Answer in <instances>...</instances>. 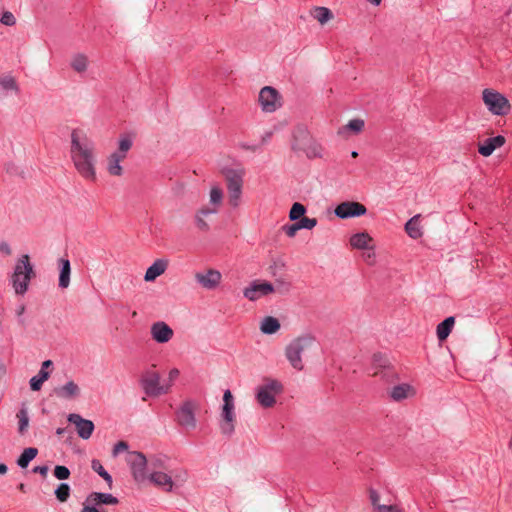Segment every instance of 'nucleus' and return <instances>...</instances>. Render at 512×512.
<instances>
[{
    "mask_svg": "<svg viewBox=\"0 0 512 512\" xmlns=\"http://www.w3.org/2000/svg\"><path fill=\"white\" fill-rule=\"evenodd\" d=\"M120 162L121 160H119V158H117L116 156H109L107 171L110 175L121 176L123 174V168L120 165Z\"/></svg>",
    "mask_w": 512,
    "mask_h": 512,
    "instance_id": "nucleus-35",
    "label": "nucleus"
},
{
    "mask_svg": "<svg viewBox=\"0 0 512 512\" xmlns=\"http://www.w3.org/2000/svg\"><path fill=\"white\" fill-rule=\"evenodd\" d=\"M372 364L377 369L373 373V376H381V378H386L394 374L389 367L387 358L381 353H376L373 355Z\"/></svg>",
    "mask_w": 512,
    "mask_h": 512,
    "instance_id": "nucleus-18",
    "label": "nucleus"
},
{
    "mask_svg": "<svg viewBox=\"0 0 512 512\" xmlns=\"http://www.w3.org/2000/svg\"><path fill=\"white\" fill-rule=\"evenodd\" d=\"M167 266H168V261L167 260H165V259H157L146 270V273L144 275V280L146 282L154 281L157 277H159L160 275H162L166 271Z\"/></svg>",
    "mask_w": 512,
    "mask_h": 512,
    "instance_id": "nucleus-20",
    "label": "nucleus"
},
{
    "mask_svg": "<svg viewBox=\"0 0 512 512\" xmlns=\"http://www.w3.org/2000/svg\"><path fill=\"white\" fill-rule=\"evenodd\" d=\"M0 22L5 26H14L16 24V18L10 11H5L0 17Z\"/></svg>",
    "mask_w": 512,
    "mask_h": 512,
    "instance_id": "nucleus-46",
    "label": "nucleus"
},
{
    "mask_svg": "<svg viewBox=\"0 0 512 512\" xmlns=\"http://www.w3.org/2000/svg\"><path fill=\"white\" fill-rule=\"evenodd\" d=\"M223 198V192L219 187H213L210 191V202L219 205Z\"/></svg>",
    "mask_w": 512,
    "mask_h": 512,
    "instance_id": "nucleus-45",
    "label": "nucleus"
},
{
    "mask_svg": "<svg viewBox=\"0 0 512 512\" xmlns=\"http://www.w3.org/2000/svg\"><path fill=\"white\" fill-rule=\"evenodd\" d=\"M126 155H127V153H125V152L121 153L119 148L117 149V151H115L114 153L111 154V156H116L121 161H123L126 158Z\"/></svg>",
    "mask_w": 512,
    "mask_h": 512,
    "instance_id": "nucleus-62",
    "label": "nucleus"
},
{
    "mask_svg": "<svg viewBox=\"0 0 512 512\" xmlns=\"http://www.w3.org/2000/svg\"><path fill=\"white\" fill-rule=\"evenodd\" d=\"M88 59L84 54H77L73 57L71 67L78 73H83L87 70Z\"/></svg>",
    "mask_w": 512,
    "mask_h": 512,
    "instance_id": "nucleus-36",
    "label": "nucleus"
},
{
    "mask_svg": "<svg viewBox=\"0 0 512 512\" xmlns=\"http://www.w3.org/2000/svg\"><path fill=\"white\" fill-rule=\"evenodd\" d=\"M18 419V433L24 435L29 427V415L27 408L23 405L16 413Z\"/></svg>",
    "mask_w": 512,
    "mask_h": 512,
    "instance_id": "nucleus-31",
    "label": "nucleus"
},
{
    "mask_svg": "<svg viewBox=\"0 0 512 512\" xmlns=\"http://www.w3.org/2000/svg\"><path fill=\"white\" fill-rule=\"evenodd\" d=\"M53 474L58 480H66L70 477L71 473L66 466L56 465Z\"/></svg>",
    "mask_w": 512,
    "mask_h": 512,
    "instance_id": "nucleus-42",
    "label": "nucleus"
},
{
    "mask_svg": "<svg viewBox=\"0 0 512 512\" xmlns=\"http://www.w3.org/2000/svg\"><path fill=\"white\" fill-rule=\"evenodd\" d=\"M306 213V208L303 204L295 202L289 212V218L291 221L300 220Z\"/></svg>",
    "mask_w": 512,
    "mask_h": 512,
    "instance_id": "nucleus-38",
    "label": "nucleus"
},
{
    "mask_svg": "<svg viewBox=\"0 0 512 512\" xmlns=\"http://www.w3.org/2000/svg\"><path fill=\"white\" fill-rule=\"evenodd\" d=\"M71 159L78 173L86 180H96L94 142L81 130L71 132Z\"/></svg>",
    "mask_w": 512,
    "mask_h": 512,
    "instance_id": "nucleus-1",
    "label": "nucleus"
},
{
    "mask_svg": "<svg viewBox=\"0 0 512 512\" xmlns=\"http://www.w3.org/2000/svg\"><path fill=\"white\" fill-rule=\"evenodd\" d=\"M5 170L10 175L18 174V167L14 163H7L5 165Z\"/></svg>",
    "mask_w": 512,
    "mask_h": 512,
    "instance_id": "nucleus-55",
    "label": "nucleus"
},
{
    "mask_svg": "<svg viewBox=\"0 0 512 512\" xmlns=\"http://www.w3.org/2000/svg\"><path fill=\"white\" fill-rule=\"evenodd\" d=\"M282 230L285 232V234L288 237H294L297 233V231L300 230L298 222H295L293 224H286L282 227Z\"/></svg>",
    "mask_w": 512,
    "mask_h": 512,
    "instance_id": "nucleus-47",
    "label": "nucleus"
},
{
    "mask_svg": "<svg viewBox=\"0 0 512 512\" xmlns=\"http://www.w3.org/2000/svg\"><path fill=\"white\" fill-rule=\"evenodd\" d=\"M33 275L34 270L30 263V257L24 254L18 259L12 275V284L16 294L23 295L26 293Z\"/></svg>",
    "mask_w": 512,
    "mask_h": 512,
    "instance_id": "nucleus-2",
    "label": "nucleus"
},
{
    "mask_svg": "<svg viewBox=\"0 0 512 512\" xmlns=\"http://www.w3.org/2000/svg\"><path fill=\"white\" fill-rule=\"evenodd\" d=\"M133 145L132 139L128 135H121L118 143V148L120 149V152L127 153Z\"/></svg>",
    "mask_w": 512,
    "mask_h": 512,
    "instance_id": "nucleus-43",
    "label": "nucleus"
},
{
    "mask_svg": "<svg viewBox=\"0 0 512 512\" xmlns=\"http://www.w3.org/2000/svg\"><path fill=\"white\" fill-rule=\"evenodd\" d=\"M380 496L377 491L371 489L370 490V500L374 508H376L377 505H380L379 502Z\"/></svg>",
    "mask_w": 512,
    "mask_h": 512,
    "instance_id": "nucleus-54",
    "label": "nucleus"
},
{
    "mask_svg": "<svg viewBox=\"0 0 512 512\" xmlns=\"http://www.w3.org/2000/svg\"><path fill=\"white\" fill-rule=\"evenodd\" d=\"M283 385L276 379L265 378L263 384L256 389V400L263 408L273 407L276 396L282 393Z\"/></svg>",
    "mask_w": 512,
    "mask_h": 512,
    "instance_id": "nucleus-5",
    "label": "nucleus"
},
{
    "mask_svg": "<svg viewBox=\"0 0 512 512\" xmlns=\"http://www.w3.org/2000/svg\"><path fill=\"white\" fill-rule=\"evenodd\" d=\"M482 99L487 109L497 116H505L511 111L509 100L500 92L486 88L482 92Z\"/></svg>",
    "mask_w": 512,
    "mask_h": 512,
    "instance_id": "nucleus-6",
    "label": "nucleus"
},
{
    "mask_svg": "<svg viewBox=\"0 0 512 512\" xmlns=\"http://www.w3.org/2000/svg\"><path fill=\"white\" fill-rule=\"evenodd\" d=\"M38 449L34 447L25 448L17 459L20 468H27L29 463L37 456Z\"/></svg>",
    "mask_w": 512,
    "mask_h": 512,
    "instance_id": "nucleus-30",
    "label": "nucleus"
},
{
    "mask_svg": "<svg viewBox=\"0 0 512 512\" xmlns=\"http://www.w3.org/2000/svg\"><path fill=\"white\" fill-rule=\"evenodd\" d=\"M221 416L223 419V423L220 426L222 433L225 435H231L235 429L234 404H223Z\"/></svg>",
    "mask_w": 512,
    "mask_h": 512,
    "instance_id": "nucleus-16",
    "label": "nucleus"
},
{
    "mask_svg": "<svg viewBox=\"0 0 512 512\" xmlns=\"http://www.w3.org/2000/svg\"><path fill=\"white\" fill-rule=\"evenodd\" d=\"M242 147L246 150H250L252 152H255L257 151L259 148H260V145H246V144H243Z\"/></svg>",
    "mask_w": 512,
    "mask_h": 512,
    "instance_id": "nucleus-63",
    "label": "nucleus"
},
{
    "mask_svg": "<svg viewBox=\"0 0 512 512\" xmlns=\"http://www.w3.org/2000/svg\"><path fill=\"white\" fill-rule=\"evenodd\" d=\"M0 87L5 92H14L15 94L20 92V88L15 77L10 74H0Z\"/></svg>",
    "mask_w": 512,
    "mask_h": 512,
    "instance_id": "nucleus-27",
    "label": "nucleus"
},
{
    "mask_svg": "<svg viewBox=\"0 0 512 512\" xmlns=\"http://www.w3.org/2000/svg\"><path fill=\"white\" fill-rule=\"evenodd\" d=\"M410 388L408 384L394 386L390 392V397L395 401H401L407 398Z\"/></svg>",
    "mask_w": 512,
    "mask_h": 512,
    "instance_id": "nucleus-34",
    "label": "nucleus"
},
{
    "mask_svg": "<svg viewBox=\"0 0 512 512\" xmlns=\"http://www.w3.org/2000/svg\"><path fill=\"white\" fill-rule=\"evenodd\" d=\"M155 365L142 372L140 385L144 393L149 397H158L167 394L171 389V384L160 385V374L154 370Z\"/></svg>",
    "mask_w": 512,
    "mask_h": 512,
    "instance_id": "nucleus-4",
    "label": "nucleus"
},
{
    "mask_svg": "<svg viewBox=\"0 0 512 512\" xmlns=\"http://www.w3.org/2000/svg\"><path fill=\"white\" fill-rule=\"evenodd\" d=\"M58 266L60 269L58 285L60 288L66 289L70 284L71 264L69 259L60 258L58 260Z\"/></svg>",
    "mask_w": 512,
    "mask_h": 512,
    "instance_id": "nucleus-22",
    "label": "nucleus"
},
{
    "mask_svg": "<svg viewBox=\"0 0 512 512\" xmlns=\"http://www.w3.org/2000/svg\"><path fill=\"white\" fill-rule=\"evenodd\" d=\"M454 323L455 318L453 316H450L437 325L436 333L440 341L446 340L448 338L452 331Z\"/></svg>",
    "mask_w": 512,
    "mask_h": 512,
    "instance_id": "nucleus-25",
    "label": "nucleus"
},
{
    "mask_svg": "<svg viewBox=\"0 0 512 512\" xmlns=\"http://www.w3.org/2000/svg\"><path fill=\"white\" fill-rule=\"evenodd\" d=\"M290 283L285 281V280H282V279H277L276 280V286H274L275 288V291H278L280 292L281 294H284V293H287L290 289Z\"/></svg>",
    "mask_w": 512,
    "mask_h": 512,
    "instance_id": "nucleus-48",
    "label": "nucleus"
},
{
    "mask_svg": "<svg viewBox=\"0 0 512 512\" xmlns=\"http://www.w3.org/2000/svg\"><path fill=\"white\" fill-rule=\"evenodd\" d=\"M58 397L64 399H72L80 394V388L74 381H69L65 385L55 389Z\"/></svg>",
    "mask_w": 512,
    "mask_h": 512,
    "instance_id": "nucleus-23",
    "label": "nucleus"
},
{
    "mask_svg": "<svg viewBox=\"0 0 512 512\" xmlns=\"http://www.w3.org/2000/svg\"><path fill=\"white\" fill-rule=\"evenodd\" d=\"M505 143V137L497 135L495 137L487 138L483 144L479 145L478 152L484 156H490L496 148L501 147Z\"/></svg>",
    "mask_w": 512,
    "mask_h": 512,
    "instance_id": "nucleus-19",
    "label": "nucleus"
},
{
    "mask_svg": "<svg viewBox=\"0 0 512 512\" xmlns=\"http://www.w3.org/2000/svg\"><path fill=\"white\" fill-rule=\"evenodd\" d=\"M53 365L52 361L51 360H45L43 363H42V366H41V369L40 371H47L46 369L51 367Z\"/></svg>",
    "mask_w": 512,
    "mask_h": 512,
    "instance_id": "nucleus-64",
    "label": "nucleus"
},
{
    "mask_svg": "<svg viewBox=\"0 0 512 512\" xmlns=\"http://www.w3.org/2000/svg\"><path fill=\"white\" fill-rule=\"evenodd\" d=\"M312 15L322 25L333 18L332 11L322 6L315 7L312 12Z\"/></svg>",
    "mask_w": 512,
    "mask_h": 512,
    "instance_id": "nucleus-33",
    "label": "nucleus"
},
{
    "mask_svg": "<svg viewBox=\"0 0 512 512\" xmlns=\"http://www.w3.org/2000/svg\"><path fill=\"white\" fill-rule=\"evenodd\" d=\"M150 333L152 339L160 344L169 342L174 334L172 328L163 321L153 323L150 329Z\"/></svg>",
    "mask_w": 512,
    "mask_h": 512,
    "instance_id": "nucleus-14",
    "label": "nucleus"
},
{
    "mask_svg": "<svg viewBox=\"0 0 512 512\" xmlns=\"http://www.w3.org/2000/svg\"><path fill=\"white\" fill-rule=\"evenodd\" d=\"M126 462L131 469L136 482H143L147 478L148 460L142 452L131 451L126 456Z\"/></svg>",
    "mask_w": 512,
    "mask_h": 512,
    "instance_id": "nucleus-8",
    "label": "nucleus"
},
{
    "mask_svg": "<svg viewBox=\"0 0 512 512\" xmlns=\"http://www.w3.org/2000/svg\"><path fill=\"white\" fill-rule=\"evenodd\" d=\"M195 223H196L197 228L199 230H201V231L207 232L209 230V228H210L208 223L201 216V214H197L196 213V215H195Z\"/></svg>",
    "mask_w": 512,
    "mask_h": 512,
    "instance_id": "nucleus-50",
    "label": "nucleus"
},
{
    "mask_svg": "<svg viewBox=\"0 0 512 512\" xmlns=\"http://www.w3.org/2000/svg\"><path fill=\"white\" fill-rule=\"evenodd\" d=\"M222 173L227 182L229 202L233 207H237L242 194L244 172L242 170L225 168Z\"/></svg>",
    "mask_w": 512,
    "mask_h": 512,
    "instance_id": "nucleus-7",
    "label": "nucleus"
},
{
    "mask_svg": "<svg viewBox=\"0 0 512 512\" xmlns=\"http://www.w3.org/2000/svg\"><path fill=\"white\" fill-rule=\"evenodd\" d=\"M0 251L7 255L11 254V248H10L9 244L6 242L0 243Z\"/></svg>",
    "mask_w": 512,
    "mask_h": 512,
    "instance_id": "nucleus-60",
    "label": "nucleus"
},
{
    "mask_svg": "<svg viewBox=\"0 0 512 512\" xmlns=\"http://www.w3.org/2000/svg\"><path fill=\"white\" fill-rule=\"evenodd\" d=\"M91 468L94 472H96L100 477L104 479L109 488H112V476L104 469L103 465L98 459H93L91 461Z\"/></svg>",
    "mask_w": 512,
    "mask_h": 512,
    "instance_id": "nucleus-32",
    "label": "nucleus"
},
{
    "mask_svg": "<svg viewBox=\"0 0 512 512\" xmlns=\"http://www.w3.org/2000/svg\"><path fill=\"white\" fill-rule=\"evenodd\" d=\"M420 215H415L410 218L405 224V231L412 239H418L422 236L419 225Z\"/></svg>",
    "mask_w": 512,
    "mask_h": 512,
    "instance_id": "nucleus-29",
    "label": "nucleus"
},
{
    "mask_svg": "<svg viewBox=\"0 0 512 512\" xmlns=\"http://www.w3.org/2000/svg\"><path fill=\"white\" fill-rule=\"evenodd\" d=\"M81 512H100L97 507L90 505H83Z\"/></svg>",
    "mask_w": 512,
    "mask_h": 512,
    "instance_id": "nucleus-61",
    "label": "nucleus"
},
{
    "mask_svg": "<svg viewBox=\"0 0 512 512\" xmlns=\"http://www.w3.org/2000/svg\"><path fill=\"white\" fill-rule=\"evenodd\" d=\"M365 126L364 120L362 119H352L348 122V124L345 126V129L351 130L355 134L360 133Z\"/></svg>",
    "mask_w": 512,
    "mask_h": 512,
    "instance_id": "nucleus-41",
    "label": "nucleus"
},
{
    "mask_svg": "<svg viewBox=\"0 0 512 512\" xmlns=\"http://www.w3.org/2000/svg\"><path fill=\"white\" fill-rule=\"evenodd\" d=\"M164 464H165V460L160 456L151 457L148 462V465H150L154 469L162 468V467H164Z\"/></svg>",
    "mask_w": 512,
    "mask_h": 512,
    "instance_id": "nucleus-51",
    "label": "nucleus"
},
{
    "mask_svg": "<svg viewBox=\"0 0 512 512\" xmlns=\"http://www.w3.org/2000/svg\"><path fill=\"white\" fill-rule=\"evenodd\" d=\"M378 512H398V508L395 505H377L375 508Z\"/></svg>",
    "mask_w": 512,
    "mask_h": 512,
    "instance_id": "nucleus-52",
    "label": "nucleus"
},
{
    "mask_svg": "<svg viewBox=\"0 0 512 512\" xmlns=\"http://www.w3.org/2000/svg\"><path fill=\"white\" fill-rule=\"evenodd\" d=\"M180 371L177 368H173L169 371L168 383L173 385V382L179 377Z\"/></svg>",
    "mask_w": 512,
    "mask_h": 512,
    "instance_id": "nucleus-53",
    "label": "nucleus"
},
{
    "mask_svg": "<svg viewBox=\"0 0 512 512\" xmlns=\"http://www.w3.org/2000/svg\"><path fill=\"white\" fill-rule=\"evenodd\" d=\"M68 421L76 426L77 434L82 439H89L94 431V423L91 420L82 418L79 414L71 413Z\"/></svg>",
    "mask_w": 512,
    "mask_h": 512,
    "instance_id": "nucleus-12",
    "label": "nucleus"
},
{
    "mask_svg": "<svg viewBox=\"0 0 512 512\" xmlns=\"http://www.w3.org/2000/svg\"><path fill=\"white\" fill-rule=\"evenodd\" d=\"M280 329V322L277 318L266 316L260 325V330L263 334L272 335Z\"/></svg>",
    "mask_w": 512,
    "mask_h": 512,
    "instance_id": "nucleus-28",
    "label": "nucleus"
},
{
    "mask_svg": "<svg viewBox=\"0 0 512 512\" xmlns=\"http://www.w3.org/2000/svg\"><path fill=\"white\" fill-rule=\"evenodd\" d=\"M283 267H284V264H283V263H280V262L275 261V262L270 266V270H271L272 275H273V276H275V275L277 274V271H278V270H281Z\"/></svg>",
    "mask_w": 512,
    "mask_h": 512,
    "instance_id": "nucleus-59",
    "label": "nucleus"
},
{
    "mask_svg": "<svg viewBox=\"0 0 512 512\" xmlns=\"http://www.w3.org/2000/svg\"><path fill=\"white\" fill-rule=\"evenodd\" d=\"M33 472L40 474L43 477H46L48 473V467L47 466H36L33 468Z\"/></svg>",
    "mask_w": 512,
    "mask_h": 512,
    "instance_id": "nucleus-58",
    "label": "nucleus"
},
{
    "mask_svg": "<svg viewBox=\"0 0 512 512\" xmlns=\"http://www.w3.org/2000/svg\"><path fill=\"white\" fill-rule=\"evenodd\" d=\"M70 486L67 483H61L55 489V496L60 502H66L70 496Z\"/></svg>",
    "mask_w": 512,
    "mask_h": 512,
    "instance_id": "nucleus-39",
    "label": "nucleus"
},
{
    "mask_svg": "<svg viewBox=\"0 0 512 512\" xmlns=\"http://www.w3.org/2000/svg\"><path fill=\"white\" fill-rule=\"evenodd\" d=\"M223 404H234L233 395L230 390H226L223 394Z\"/></svg>",
    "mask_w": 512,
    "mask_h": 512,
    "instance_id": "nucleus-57",
    "label": "nucleus"
},
{
    "mask_svg": "<svg viewBox=\"0 0 512 512\" xmlns=\"http://www.w3.org/2000/svg\"><path fill=\"white\" fill-rule=\"evenodd\" d=\"M292 149L295 151L303 150L309 159L321 158L323 151L322 146L314 140H309L304 146L294 144Z\"/></svg>",
    "mask_w": 512,
    "mask_h": 512,
    "instance_id": "nucleus-21",
    "label": "nucleus"
},
{
    "mask_svg": "<svg viewBox=\"0 0 512 512\" xmlns=\"http://www.w3.org/2000/svg\"><path fill=\"white\" fill-rule=\"evenodd\" d=\"M49 378L48 371H39L36 376L30 379V388L33 391H39L43 383Z\"/></svg>",
    "mask_w": 512,
    "mask_h": 512,
    "instance_id": "nucleus-37",
    "label": "nucleus"
},
{
    "mask_svg": "<svg viewBox=\"0 0 512 512\" xmlns=\"http://www.w3.org/2000/svg\"><path fill=\"white\" fill-rule=\"evenodd\" d=\"M129 448V445L127 442L125 441H119L117 442L114 447H113V451H112V454L114 457H116L118 454H120L121 452H124V451H127Z\"/></svg>",
    "mask_w": 512,
    "mask_h": 512,
    "instance_id": "nucleus-49",
    "label": "nucleus"
},
{
    "mask_svg": "<svg viewBox=\"0 0 512 512\" xmlns=\"http://www.w3.org/2000/svg\"><path fill=\"white\" fill-rule=\"evenodd\" d=\"M86 501L90 503V506L100 505H117L119 500L117 497L110 493L92 492L88 495Z\"/></svg>",
    "mask_w": 512,
    "mask_h": 512,
    "instance_id": "nucleus-17",
    "label": "nucleus"
},
{
    "mask_svg": "<svg viewBox=\"0 0 512 512\" xmlns=\"http://www.w3.org/2000/svg\"><path fill=\"white\" fill-rule=\"evenodd\" d=\"M259 103L263 111L274 112L281 106L280 95L275 88L265 86L260 90Z\"/></svg>",
    "mask_w": 512,
    "mask_h": 512,
    "instance_id": "nucleus-10",
    "label": "nucleus"
},
{
    "mask_svg": "<svg viewBox=\"0 0 512 512\" xmlns=\"http://www.w3.org/2000/svg\"><path fill=\"white\" fill-rule=\"evenodd\" d=\"M25 309H26V307L24 304L18 305L17 308L15 309L17 323L21 329H26L27 324H28L26 321V318L24 317Z\"/></svg>",
    "mask_w": 512,
    "mask_h": 512,
    "instance_id": "nucleus-40",
    "label": "nucleus"
},
{
    "mask_svg": "<svg viewBox=\"0 0 512 512\" xmlns=\"http://www.w3.org/2000/svg\"><path fill=\"white\" fill-rule=\"evenodd\" d=\"M149 480L155 485L163 488L165 491L169 492L173 488V481L171 476L167 475L163 472H153L149 476Z\"/></svg>",
    "mask_w": 512,
    "mask_h": 512,
    "instance_id": "nucleus-24",
    "label": "nucleus"
},
{
    "mask_svg": "<svg viewBox=\"0 0 512 512\" xmlns=\"http://www.w3.org/2000/svg\"><path fill=\"white\" fill-rule=\"evenodd\" d=\"M197 405L192 400H186L182 403L179 409L176 411V421L177 423L187 431L193 430L196 428V417L195 410Z\"/></svg>",
    "mask_w": 512,
    "mask_h": 512,
    "instance_id": "nucleus-9",
    "label": "nucleus"
},
{
    "mask_svg": "<svg viewBox=\"0 0 512 512\" xmlns=\"http://www.w3.org/2000/svg\"><path fill=\"white\" fill-rule=\"evenodd\" d=\"M217 212V209L216 208H208V207H205V208H202L200 209L197 214H201L202 217H205V216H208V215H211V214H214Z\"/></svg>",
    "mask_w": 512,
    "mask_h": 512,
    "instance_id": "nucleus-56",
    "label": "nucleus"
},
{
    "mask_svg": "<svg viewBox=\"0 0 512 512\" xmlns=\"http://www.w3.org/2000/svg\"><path fill=\"white\" fill-rule=\"evenodd\" d=\"M274 285L269 282L258 283L254 281L251 283L249 287H246L243 291V295L245 298L250 301L257 300L261 295H268L271 292H274Z\"/></svg>",
    "mask_w": 512,
    "mask_h": 512,
    "instance_id": "nucleus-13",
    "label": "nucleus"
},
{
    "mask_svg": "<svg viewBox=\"0 0 512 512\" xmlns=\"http://www.w3.org/2000/svg\"><path fill=\"white\" fill-rule=\"evenodd\" d=\"M221 273L215 269H209L205 273H196V281L205 289H215L221 281Z\"/></svg>",
    "mask_w": 512,
    "mask_h": 512,
    "instance_id": "nucleus-15",
    "label": "nucleus"
},
{
    "mask_svg": "<svg viewBox=\"0 0 512 512\" xmlns=\"http://www.w3.org/2000/svg\"><path fill=\"white\" fill-rule=\"evenodd\" d=\"M297 222L299 224L300 229L311 230L317 225L316 218H308L304 216Z\"/></svg>",
    "mask_w": 512,
    "mask_h": 512,
    "instance_id": "nucleus-44",
    "label": "nucleus"
},
{
    "mask_svg": "<svg viewBox=\"0 0 512 512\" xmlns=\"http://www.w3.org/2000/svg\"><path fill=\"white\" fill-rule=\"evenodd\" d=\"M315 342V338L311 334L301 335L292 340L285 349V355L291 366L301 371L303 369V363L301 355L309 349Z\"/></svg>",
    "mask_w": 512,
    "mask_h": 512,
    "instance_id": "nucleus-3",
    "label": "nucleus"
},
{
    "mask_svg": "<svg viewBox=\"0 0 512 512\" xmlns=\"http://www.w3.org/2000/svg\"><path fill=\"white\" fill-rule=\"evenodd\" d=\"M366 207L356 201H344L336 206L334 213L340 219H348L365 215Z\"/></svg>",
    "mask_w": 512,
    "mask_h": 512,
    "instance_id": "nucleus-11",
    "label": "nucleus"
},
{
    "mask_svg": "<svg viewBox=\"0 0 512 512\" xmlns=\"http://www.w3.org/2000/svg\"><path fill=\"white\" fill-rule=\"evenodd\" d=\"M372 242V238L366 232L356 233L351 236L350 244L356 249H371L369 243Z\"/></svg>",
    "mask_w": 512,
    "mask_h": 512,
    "instance_id": "nucleus-26",
    "label": "nucleus"
}]
</instances>
